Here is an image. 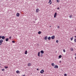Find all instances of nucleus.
<instances>
[{
	"label": "nucleus",
	"mask_w": 76,
	"mask_h": 76,
	"mask_svg": "<svg viewBox=\"0 0 76 76\" xmlns=\"http://www.w3.org/2000/svg\"><path fill=\"white\" fill-rule=\"evenodd\" d=\"M57 12H55L54 15V18H56V16H57Z\"/></svg>",
	"instance_id": "f257e3e1"
},
{
	"label": "nucleus",
	"mask_w": 76,
	"mask_h": 76,
	"mask_svg": "<svg viewBox=\"0 0 76 76\" xmlns=\"http://www.w3.org/2000/svg\"><path fill=\"white\" fill-rule=\"evenodd\" d=\"M44 71L43 70H42L40 71V73L41 74H42V73H44Z\"/></svg>",
	"instance_id": "f03ea898"
},
{
	"label": "nucleus",
	"mask_w": 76,
	"mask_h": 76,
	"mask_svg": "<svg viewBox=\"0 0 76 76\" xmlns=\"http://www.w3.org/2000/svg\"><path fill=\"white\" fill-rule=\"evenodd\" d=\"M54 68H55V69H56V68L58 69V66L57 65H55Z\"/></svg>",
	"instance_id": "7ed1b4c3"
},
{
	"label": "nucleus",
	"mask_w": 76,
	"mask_h": 76,
	"mask_svg": "<svg viewBox=\"0 0 76 76\" xmlns=\"http://www.w3.org/2000/svg\"><path fill=\"white\" fill-rule=\"evenodd\" d=\"M51 38L52 39H54L55 38V36H52Z\"/></svg>",
	"instance_id": "20e7f679"
},
{
	"label": "nucleus",
	"mask_w": 76,
	"mask_h": 76,
	"mask_svg": "<svg viewBox=\"0 0 76 76\" xmlns=\"http://www.w3.org/2000/svg\"><path fill=\"white\" fill-rule=\"evenodd\" d=\"M47 39H48V37H47V36L45 37L44 39H45V40H47Z\"/></svg>",
	"instance_id": "39448f33"
},
{
	"label": "nucleus",
	"mask_w": 76,
	"mask_h": 76,
	"mask_svg": "<svg viewBox=\"0 0 76 76\" xmlns=\"http://www.w3.org/2000/svg\"><path fill=\"white\" fill-rule=\"evenodd\" d=\"M50 4H51V3H52V1H51V0H50L49 2V3H50Z\"/></svg>",
	"instance_id": "423d86ee"
},
{
	"label": "nucleus",
	"mask_w": 76,
	"mask_h": 76,
	"mask_svg": "<svg viewBox=\"0 0 76 76\" xmlns=\"http://www.w3.org/2000/svg\"><path fill=\"white\" fill-rule=\"evenodd\" d=\"M37 56L38 57H40V52L38 53Z\"/></svg>",
	"instance_id": "0eeeda50"
},
{
	"label": "nucleus",
	"mask_w": 76,
	"mask_h": 76,
	"mask_svg": "<svg viewBox=\"0 0 76 76\" xmlns=\"http://www.w3.org/2000/svg\"><path fill=\"white\" fill-rule=\"evenodd\" d=\"M39 11V9L37 8L36 9V12L37 13V12H38Z\"/></svg>",
	"instance_id": "6e6552de"
},
{
	"label": "nucleus",
	"mask_w": 76,
	"mask_h": 76,
	"mask_svg": "<svg viewBox=\"0 0 76 76\" xmlns=\"http://www.w3.org/2000/svg\"><path fill=\"white\" fill-rule=\"evenodd\" d=\"M28 67H29V66H31V64L30 63H28Z\"/></svg>",
	"instance_id": "1a4fd4ad"
},
{
	"label": "nucleus",
	"mask_w": 76,
	"mask_h": 76,
	"mask_svg": "<svg viewBox=\"0 0 76 76\" xmlns=\"http://www.w3.org/2000/svg\"><path fill=\"white\" fill-rule=\"evenodd\" d=\"M19 13H17V14H16V16H17L18 17L19 16Z\"/></svg>",
	"instance_id": "9d476101"
},
{
	"label": "nucleus",
	"mask_w": 76,
	"mask_h": 76,
	"mask_svg": "<svg viewBox=\"0 0 76 76\" xmlns=\"http://www.w3.org/2000/svg\"><path fill=\"white\" fill-rule=\"evenodd\" d=\"M1 39H5V37L4 36H1Z\"/></svg>",
	"instance_id": "9b49d317"
},
{
	"label": "nucleus",
	"mask_w": 76,
	"mask_h": 76,
	"mask_svg": "<svg viewBox=\"0 0 76 76\" xmlns=\"http://www.w3.org/2000/svg\"><path fill=\"white\" fill-rule=\"evenodd\" d=\"M2 42H3V40L2 39L0 40V42L2 43Z\"/></svg>",
	"instance_id": "f8f14e48"
},
{
	"label": "nucleus",
	"mask_w": 76,
	"mask_h": 76,
	"mask_svg": "<svg viewBox=\"0 0 76 76\" xmlns=\"http://www.w3.org/2000/svg\"><path fill=\"white\" fill-rule=\"evenodd\" d=\"M40 53H42V54H44V51L43 50H41L40 51Z\"/></svg>",
	"instance_id": "ddd939ff"
},
{
	"label": "nucleus",
	"mask_w": 76,
	"mask_h": 76,
	"mask_svg": "<svg viewBox=\"0 0 76 76\" xmlns=\"http://www.w3.org/2000/svg\"><path fill=\"white\" fill-rule=\"evenodd\" d=\"M27 53H28V51H27V50H26L25 51V54H27Z\"/></svg>",
	"instance_id": "4468645a"
},
{
	"label": "nucleus",
	"mask_w": 76,
	"mask_h": 76,
	"mask_svg": "<svg viewBox=\"0 0 76 76\" xmlns=\"http://www.w3.org/2000/svg\"><path fill=\"white\" fill-rule=\"evenodd\" d=\"M51 65L52 66H54V63H52Z\"/></svg>",
	"instance_id": "2eb2a0df"
},
{
	"label": "nucleus",
	"mask_w": 76,
	"mask_h": 76,
	"mask_svg": "<svg viewBox=\"0 0 76 76\" xmlns=\"http://www.w3.org/2000/svg\"><path fill=\"white\" fill-rule=\"evenodd\" d=\"M5 41H7V42L8 41H9V39H8V38L6 39Z\"/></svg>",
	"instance_id": "dca6fc26"
},
{
	"label": "nucleus",
	"mask_w": 76,
	"mask_h": 76,
	"mask_svg": "<svg viewBox=\"0 0 76 76\" xmlns=\"http://www.w3.org/2000/svg\"><path fill=\"white\" fill-rule=\"evenodd\" d=\"M48 40H50L51 39V37H48Z\"/></svg>",
	"instance_id": "f3484780"
},
{
	"label": "nucleus",
	"mask_w": 76,
	"mask_h": 76,
	"mask_svg": "<svg viewBox=\"0 0 76 76\" xmlns=\"http://www.w3.org/2000/svg\"><path fill=\"white\" fill-rule=\"evenodd\" d=\"M41 32L39 31L38 32V34H41Z\"/></svg>",
	"instance_id": "a211bd4d"
},
{
	"label": "nucleus",
	"mask_w": 76,
	"mask_h": 76,
	"mask_svg": "<svg viewBox=\"0 0 76 76\" xmlns=\"http://www.w3.org/2000/svg\"><path fill=\"white\" fill-rule=\"evenodd\" d=\"M43 56V54H42L41 53L40 55V57H42Z\"/></svg>",
	"instance_id": "6ab92c4d"
},
{
	"label": "nucleus",
	"mask_w": 76,
	"mask_h": 76,
	"mask_svg": "<svg viewBox=\"0 0 76 76\" xmlns=\"http://www.w3.org/2000/svg\"><path fill=\"white\" fill-rule=\"evenodd\" d=\"M61 57H62L61 55H59V58H61Z\"/></svg>",
	"instance_id": "aec40b11"
},
{
	"label": "nucleus",
	"mask_w": 76,
	"mask_h": 76,
	"mask_svg": "<svg viewBox=\"0 0 76 76\" xmlns=\"http://www.w3.org/2000/svg\"><path fill=\"white\" fill-rule=\"evenodd\" d=\"M19 71L18 70H17L16 71V72L17 73H19Z\"/></svg>",
	"instance_id": "412c9836"
},
{
	"label": "nucleus",
	"mask_w": 76,
	"mask_h": 76,
	"mask_svg": "<svg viewBox=\"0 0 76 76\" xmlns=\"http://www.w3.org/2000/svg\"><path fill=\"white\" fill-rule=\"evenodd\" d=\"M63 51H64V53H65L66 52V50H65V49H64L63 50Z\"/></svg>",
	"instance_id": "4be33fe9"
},
{
	"label": "nucleus",
	"mask_w": 76,
	"mask_h": 76,
	"mask_svg": "<svg viewBox=\"0 0 76 76\" xmlns=\"http://www.w3.org/2000/svg\"><path fill=\"white\" fill-rule=\"evenodd\" d=\"M70 50L71 51H73V48H71Z\"/></svg>",
	"instance_id": "5701e85b"
},
{
	"label": "nucleus",
	"mask_w": 76,
	"mask_h": 76,
	"mask_svg": "<svg viewBox=\"0 0 76 76\" xmlns=\"http://www.w3.org/2000/svg\"><path fill=\"white\" fill-rule=\"evenodd\" d=\"M72 15H70L69 16L70 18H72Z\"/></svg>",
	"instance_id": "b1692460"
},
{
	"label": "nucleus",
	"mask_w": 76,
	"mask_h": 76,
	"mask_svg": "<svg viewBox=\"0 0 76 76\" xmlns=\"http://www.w3.org/2000/svg\"><path fill=\"white\" fill-rule=\"evenodd\" d=\"M12 43H15V41H12Z\"/></svg>",
	"instance_id": "393cba45"
},
{
	"label": "nucleus",
	"mask_w": 76,
	"mask_h": 76,
	"mask_svg": "<svg viewBox=\"0 0 76 76\" xmlns=\"http://www.w3.org/2000/svg\"><path fill=\"white\" fill-rule=\"evenodd\" d=\"M74 42H76V39H74Z\"/></svg>",
	"instance_id": "a878e982"
},
{
	"label": "nucleus",
	"mask_w": 76,
	"mask_h": 76,
	"mask_svg": "<svg viewBox=\"0 0 76 76\" xmlns=\"http://www.w3.org/2000/svg\"><path fill=\"white\" fill-rule=\"evenodd\" d=\"M56 2H57V3H58V2H59V0H57Z\"/></svg>",
	"instance_id": "bb28decb"
},
{
	"label": "nucleus",
	"mask_w": 76,
	"mask_h": 76,
	"mask_svg": "<svg viewBox=\"0 0 76 76\" xmlns=\"http://www.w3.org/2000/svg\"><path fill=\"white\" fill-rule=\"evenodd\" d=\"M73 37H72L71 39V41H72L73 40Z\"/></svg>",
	"instance_id": "cd10ccee"
},
{
	"label": "nucleus",
	"mask_w": 76,
	"mask_h": 76,
	"mask_svg": "<svg viewBox=\"0 0 76 76\" xmlns=\"http://www.w3.org/2000/svg\"><path fill=\"white\" fill-rule=\"evenodd\" d=\"M4 68H5V69H7V68H8V67H7V66H5Z\"/></svg>",
	"instance_id": "c85d7f7f"
},
{
	"label": "nucleus",
	"mask_w": 76,
	"mask_h": 76,
	"mask_svg": "<svg viewBox=\"0 0 76 76\" xmlns=\"http://www.w3.org/2000/svg\"><path fill=\"white\" fill-rule=\"evenodd\" d=\"M58 29H60V26H58Z\"/></svg>",
	"instance_id": "c756f323"
},
{
	"label": "nucleus",
	"mask_w": 76,
	"mask_h": 76,
	"mask_svg": "<svg viewBox=\"0 0 76 76\" xmlns=\"http://www.w3.org/2000/svg\"><path fill=\"white\" fill-rule=\"evenodd\" d=\"M56 42H57V43H58V40H56Z\"/></svg>",
	"instance_id": "7c9ffc66"
},
{
	"label": "nucleus",
	"mask_w": 76,
	"mask_h": 76,
	"mask_svg": "<svg viewBox=\"0 0 76 76\" xmlns=\"http://www.w3.org/2000/svg\"><path fill=\"white\" fill-rule=\"evenodd\" d=\"M64 76H67V74H65L64 75Z\"/></svg>",
	"instance_id": "2f4dec72"
},
{
	"label": "nucleus",
	"mask_w": 76,
	"mask_h": 76,
	"mask_svg": "<svg viewBox=\"0 0 76 76\" xmlns=\"http://www.w3.org/2000/svg\"><path fill=\"white\" fill-rule=\"evenodd\" d=\"M57 9L58 10H59V9H60V8L58 7L57 8Z\"/></svg>",
	"instance_id": "473e14b6"
},
{
	"label": "nucleus",
	"mask_w": 76,
	"mask_h": 76,
	"mask_svg": "<svg viewBox=\"0 0 76 76\" xmlns=\"http://www.w3.org/2000/svg\"><path fill=\"white\" fill-rule=\"evenodd\" d=\"M2 71H4V69H2Z\"/></svg>",
	"instance_id": "72a5a7b5"
},
{
	"label": "nucleus",
	"mask_w": 76,
	"mask_h": 76,
	"mask_svg": "<svg viewBox=\"0 0 76 76\" xmlns=\"http://www.w3.org/2000/svg\"><path fill=\"white\" fill-rule=\"evenodd\" d=\"M2 44V43L0 42V45H1Z\"/></svg>",
	"instance_id": "f704fd0d"
},
{
	"label": "nucleus",
	"mask_w": 76,
	"mask_h": 76,
	"mask_svg": "<svg viewBox=\"0 0 76 76\" xmlns=\"http://www.w3.org/2000/svg\"><path fill=\"white\" fill-rule=\"evenodd\" d=\"M11 38H12V37H9L10 39H11Z\"/></svg>",
	"instance_id": "c9c22d12"
},
{
	"label": "nucleus",
	"mask_w": 76,
	"mask_h": 76,
	"mask_svg": "<svg viewBox=\"0 0 76 76\" xmlns=\"http://www.w3.org/2000/svg\"><path fill=\"white\" fill-rule=\"evenodd\" d=\"M1 36H0V39H1Z\"/></svg>",
	"instance_id": "e433bc0d"
},
{
	"label": "nucleus",
	"mask_w": 76,
	"mask_h": 76,
	"mask_svg": "<svg viewBox=\"0 0 76 76\" xmlns=\"http://www.w3.org/2000/svg\"><path fill=\"white\" fill-rule=\"evenodd\" d=\"M37 70H39V69H37Z\"/></svg>",
	"instance_id": "4c0bfd02"
},
{
	"label": "nucleus",
	"mask_w": 76,
	"mask_h": 76,
	"mask_svg": "<svg viewBox=\"0 0 76 76\" xmlns=\"http://www.w3.org/2000/svg\"><path fill=\"white\" fill-rule=\"evenodd\" d=\"M61 61H59V63H61Z\"/></svg>",
	"instance_id": "58836bf2"
},
{
	"label": "nucleus",
	"mask_w": 76,
	"mask_h": 76,
	"mask_svg": "<svg viewBox=\"0 0 76 76\" xmlns=\"http://www.w3.org/2000/svg\"><path fill=\"white\" fill-rule=\"evenodd\" d=\"M75 56H76V53H75Z\"/></svg>",
	"instance_id": "ea45409f"
},
{
	"label": "nucleus",
	"mask_w": 76,
	"mask_h": 76,
	"mask_svg": "<svg viewBox=\"0 0 76 76\" xmlns=\"http://www.w3.org/2000/svg\"><path fill=\"white\" fill-rule=\"evenodd\" d=\"M74 37H75V38H76V36H75Z\"/></svg>",
	"instance_id": "a19ab883"
},
{
	"label": "nucleus",
	"mask_w": 76,
	"mask_h": 76,
	"mask_svg": "<svg viewBox=\"0 0 76 76\" xmlns=\"http://www.w3.org/2000/svg\"><path fill=\"white\" fill-rule=\"evenodd\" d=\"M75 60H76V56L75 57Z\"/></svg>",
	"instance_id": "79ce46f5"
},
{
	"label": "nucleus",
	"mask_w": 76,
	"mask_h": 76,
	"mask_svg": "<svg viewBox=\"0 0 76 76\" xmlns=\"http://www.w3.org/2000/svg\"><path fill=\"white\" fill-rule=\"evenodd\" d=\"M1 65V64H0V65Z\"/></svg>",
	"instance_id": "37998d69"
}]
</instances>
